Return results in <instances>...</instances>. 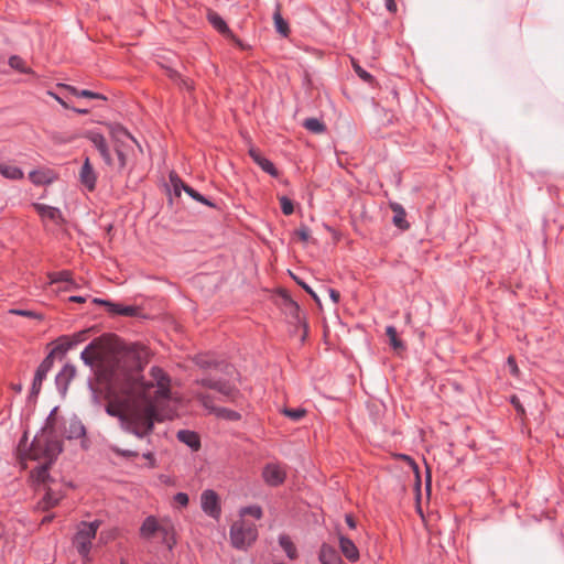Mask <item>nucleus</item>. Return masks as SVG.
Masks as SVG:
<instances>
[{
  "label": "nucleus",
  "instance_id": "obj_1",
  "mask_svg": "<svg viewBox=\"0 0 564 564\" xmlns=\"http://www.w3.org/2000/svg\"><path fill=\"white\" fill-rule=\"evenodd\" d=\"M148 350L131 346L105 360L101 340H93L82 352L88 366H97L99 375L111 382L106 412L119 419L122 429L139 438L149 435L155 421H162L161 409L170 399V378L159 367H152L148 377L141 376Z\"/></svg>",
  "mask_w": 564,
  "mask_h": 564
},
{
  "label": "nucleus",
  "instance_id": "obj_2",
  "mask_svg": "<svg viewBox=\"0 0 564 564\" xmlns=\"http://www.w3.org/2000/svg\"><path fill=\"white\" fill-rule=\"evenodd\" d=\"M55 419L53 413L47 417L44 427L35 435L28 447L26 436L20 441L18 447L19 459L23 468H28V462H36L32 468L31 477L37 484H46L48 480V468L61 453V442L54 429Z\"/></svg>",
  "mask_w": 564,
  "mask_h": 564
},
{
  "label": "nucleus",
  "instance_id": "obj_3",
  "mask_svg": "<svg viewBox=\"0 0 564 564\" xmlns=\"http://www.w3.org/2000/svg\"><path fill=\"white\" fill-rule=\"evenodd\" d=\"M262 509L259 506L243 507L239 510V519L230 527V541L234 547L246 550L252 545L258 538V529L254 522L246 517L250 516L257 520L262 518Z\"/></svg>",
  "mask_w": 564,
  "mask_h": 564
},
{
  "label": "nucleus",
  "instance_id": "obj_4",
  "mask_svg": "<svg viewBox=\"0 0 564 564\" xmlns=\"http://www.w3.org/2000/svg\"><path fill=\"white\" fill-rule=\"evenodd\" d=\"M109 132L113 141L115 152L118 160V169L123 170L133 152L132 143L138 144L137 140L122 127L109 124Z\"/></svg>",
  "mask_w": 564,
  "mask_h": 564
},
{
  "label": "nucleus",
  "instance_id": "obj_5",
  "mask_svg": "<svg viewBox=\"0 0 564 564\" xmlns=\"http://www.w3.org/2000/svg\"><path fill=\"white\" fill-rule=\"evenodd\" d=\"M99 525V521H94L80 522L77 527L76 534L73 539V545L85 560H89L91 542L96 538Z\"/></svg>",
  "mask_w": 564,
  "mask_h": 564
},
{
  "label": "nucleus",
  "instance_id": "obj_6",
  "mask_svg": "<svg viewBox=\"0 0 564 564\" xmlns=\"http://www.w3.org/2000/svg\"><path fill=\"white\" fill-rule=\"evenodd\" d=\"M47 95L53 97L61 106H68L69 102H74L73 97L107 100L102 94L88 89H77L69 85H59V94L47 91Z\"/></svg>",
  "mask_w": 564,
  "mask_h": 564
},
{
  "label": "nucleus",
  "instance_id": "obj_7",
  "mask_svg": "<svg viewBox=\"0 0 564 564\" xmlns=\"http://www.w3.org/2000/svg\"><path fill=\"white\" fill-rule=\"evenodd\" d=\"M194 395L209 413L215 414L219 419L238 421L241 417V415L236 411L214 405L213 398L207 393L195 390Z\"/></svg>",
  "mask_w": 564,
  "mask_h": 564
},
{
  "label": "nucleus",
  "instance_id": "obj_8",
  "mask_svg": "<svg viewBox=\"0 0 564 564\" xmlns=\"http://www.w3.org/2000/svg\"><path fill=\"white\" fill-rule=\"evenodd\" d=\"M195 384L200 386L203 388L216 390L228 401H236V399L239 395V391L235 387L223 380L203 378L200 380H197Z\"/></svg>",
  "mask_w": 564,
  "mask_h": 564
},
{
  "label": "nucleus",
  "instance_id": "obj_9",
  "mask_svg": "<svg viewBox=\"0 0 564 564\" xmlns=\"http://www.w3.org/2000/svg\"><path fill=\"white\" fill-rule=\"evenodd\" d=\"M200 506L203 511L213 519H219L221 509L219 497L214 490H205L200 495Z\"/></svg>",
  "mask_w": 564,
  "mask_h": 564
},
{
  "label": "nucleus",
  "instance_id": "obj_10",
  "mask_svg": "<svg viewBox=\"0 0 564 564\" xmlns=\"http://www.w3.org/2000/svg\"><path fill=\"white\" fill-rule=\"evenodd\" d=\"M86 138L95 145L105 163L109 166H113L115 162L111 158L108 144L104 135L98 132L89 131L86 133Z\"/></svg>",
  "mask_w": 564,
  "mask_h": 564
},
{
  "label": "nucleus",
  "instance_id": "obj_11",
  "mask_svg": "<svg viewBox=\"0 0 564 564\" xmlns=\"http://www.w3.org/2000/svg\"><path fill=\"white\" fill-rule=\"evenodd\" d=\"M262 477L268 485L279 486L285 479V470L280 464L270 463L263 468Z\"/></svg>",
  "mask_w": 564,
  "mask_h": 564
},
{
  "label": "nucleus",
  "instance_id": "obj_12",
  "mask_svg": "<svg viewBox=\"0 0 564 564\" xmlns=\"http://www.w3.org/2000/svg\"><path fill=\"white\" fill-rule=\"evenodd\" d=\"M53 354L54 352L52 351L39 366L31 388L32 395L39 394L42 387V382L53 366Z\"/></svg>",
  "mask_w": 564,
  "mask_h": 564
},
{
  "label": "nucleus",
  "instance_id": "obj_13",
  "mask_svg": "<svg viewBox=\"0 0 564 564\" xmlns=\"http://www.w3.org/2000/svg\"><path fill=\"white\" fill-rule=\"evenodd\" d=\"M82 184L88 189L94 191L96 186V173L90 164L89 158L84 160L83 166L79 172Z\"/></svg>",
  "mask_w": 564,
  "mask_h": 564
},
{
  "label": "nucleus",
  "instance_id": "obj_14",
  "mask_svg": "<svg viewBox=\"0 0 564 564\" xmlns=\"http://www.w3.org/2000/svg\"><path fill=\"white\" fill-rule=\"evenodd\" d=\"M158 535L161 536L162 542L166 544L170 550L174 546L176 543L175 528L170 519H161V525L160 531H158Z\"/></svg>",
  "mask_w": 564,
  "mask_h": 564
},
{
  "label": "nucleus",
  "instance_id": "obj_15",
  "mask_svg": "<svg viewBox=\"0 0 564 564\" xmlns=\"http://www.w3.org/2000/svg\"><path fill=\"white\" fill-rule=\"evenodd\" d=\"M33 207L39 213V215L44 219H50L54 224H59L63 221L62 213L56 207L39 203L33 204Z\"/></svg>",
  "mask_w": 564,
  "mask_h": 564
},
{
  "label": "nucleus",
  "instance_id": "obj_16",
  "mask_svg": "<svg viewBox=\"0 0 564 564\" xmlns=\"http://www.w3.org/2000/svg\"><path fill=\"white\" fill-rule=\"evenodd\" d=\"M339 547L345 557L350 562H357L359 560V551L355 543L341 534L339 535Z\"/></svg>",
  "mask_w": 564,
  "mask_h": 564
},
{
  "label": "nucleus",
  "instance_id": "obj_17",
  "mask_svg": "<svg viewBox=\"0 0 564 564\" xmlns=\"http://www.w3.org/2000/svg\"><path fill=\"white\" fill-rule=\"evenodd\" d=\"M94 303L105 305L109 308V312L117 313L124 316H133L137 314L138 308L134 306H122L117 303H111L101 299H94Z\"/></svg>",
  "mask_w": 564,
  "mask_h": 564
},
{
  "label": "nucleus",
  "instance_id": "obj_18",
  "mask_svg": "<svg viewBox=\"0 0 564 564\" xmlns=\"http://www.w3.org/2000/svg\"><path fill=\"white\" fill-rule=\"evenodd\" d=\"M29 178L35 185H46L56 178V174L52 170H36L29 174Z\"/></svg>",
  "mask_w": 564,
  "mask_h": 564
},
{
  "label": "nucleus",
  "instance_id": "obj_19",
  "mask_svg": "<svg viewBox=\"0 0 564 564\" xmlns=\"http://www.w3.org/2000/svg\"><path fill=\"white\" fill-rule=\"evenodd\" d=\"M208 22L213 25L215 30H217L220 34L227 36L231 35V30L229 29L226 21L215 11H209L207 13Z\"/></svg>",
  "mask_w": 564,
  "mask_h": 564
},
{
  "label": "nucleus",
  "instance_id": "obj_20",
  "mask_svg": "<svg viewBox=\"0 0 564 564\" xmlns=\"http://www.w3.org/2000/svg\"><path fill=\"white\" fill-rule=\"evenodd\" d=\"M319 561L322 564H344L336 550L326 544L321 547Z\"/></svg>",
  "mask_w": 564,
  "mask_h": 564
},
{
  "label": "nucleus",
  "instance_id": "obj_21",
  "mask_svg": "<svg viewBox=\"0 0 564 564\" xmlns=\"http://www.w3.org/2000/svg\"><path fill=\"white\" fill-rule=\"evenodd\" d=\"M160 525L161 519L159 520L154 517H148L140 529V533L143 538L150 539L158 534V531H160Z\"/></svg>",
  "mask_w": 564,
  "mask_h": 564
},
{
  "label": "nucleus",
  "instance_id": "obj_22",
  "mask_svg": "<svg viewBox=\"0 0 564 564\" xmlns=\"http://www.w3.org/2000/svg\"><path fill=\"white\" fill-rule=\"evenodd\" d=\"M177 438L194 451H197L200 447L198 435L192 431H180L177 433Z\"/></svg>",
  "mask_w": 564,
  "mask_h": 564
},
{
  "label": "nucleus",
  "instance_id": "obj_23",
  "mask_svg": "<svg viewBox=\"0 0 564 564\" xmlns=\"http://www.w3.org/2000/svg\"><path fill=\"white\" fill-rule=\"evenodd\" d=\"M0 174L9 180L15 181V180H22L24 177V173L21 169L13 165H8L0 163Z\"/></svg>",
  "mask_w": 564,
  "mask_h": 564
},
{
  "label": "nucleus",
  "instance_id": "obj_24",
  "mask_svg": "<svg viewBox=\"0 0 564 564\" xmlns=\"http://www.w3.org/2000/svg\"><path fill=\"white\" fill-rule=\"evenodd\" d=\"M390 206L392 212L394 213L393 224L401 229L409 228V224L405 220V212L402 208V206L397 203H392Z\"/></svg>",
  "mask_w": 564,
  "mask_h": 564
},
{
  "label": "nucleus",
  "instance_id": "obj_25",
  "mask_svg": "<svg viewBox=\"0 0 564 564\" xmlns=\"http://www.w3.org/2000/svg\"><path fill=\"white\" fill-rule=\"evenodd\" d=\"M303 127L313 133L321 134L326 130V126L321 119L307 118L303 121Z\"/></svg>",
  "mask_w": 564,
  "mask_h": 564
},
{
  "label": "nucleus",
  "instance_id": "obj_26",
  "mask_svg": "<svg viewBox=\"0 0 564 564\" xmlns=\"http://www.w3.org/2000/svg\"><path fill=\"white\" fill-rule=\"evenodd\" d=\"M386 335L389 337V343L391 345V347L400 352L402 350H404V345L403 343L398 338V333H397V329L393 327V326H388L386 328Z\"/></svg>",
  "mask_w": 564,
  "mask_h": 564
},
{
  "label": "nucleus",
  "instance_id": "obj_27",
  "mask_svg": "<svg viewBox=\"0 0 564 564\" xmlns=\"http://www.w3.org/2000/svg\"><path fill=\"white\" fill-rule=\"evenodd\" d=\"M273 20L276 32L280 33L282 36H288L290 28L288 22L282 18L279 10L274 12Z\"/></svg>",
  "mask_w": 564,
  "mask_h": 564
},
{
  "label": "nucleus",
  "instance_id": "obj_28",
  "mask_svg": "<svg viewBox=\"0 0 564 564\" xmlns=\"http://www.w3.org/2000/svg\"><path fill=\"white\" fill-rule=\"evenodd\" d=\"M279 543L291 560L296 557V547L288 535H281L279 538Z\"/></svg>",
  "mask_w": 564,
  "mask_h": 564
},
{
  "label": "nucleus",
  "instance_id": "obj_29",
  "mask_svg": "<svg viewBox=\"0 0 564 564\" xmlns=\"http://www.w3.org/2000/svg\"><path fill=\"white\" fill-rule=\"evenodd\" d=\"M50 283H58V282H65L73 284L72 273L69 271H61L55 273H50Z\"/></svg>",
  "mask_w": 564,
  "mask_h": 564
},
{
  "label": "nucleus",
  "instance_id": "obj_30",
  "mask_svg": "<svg viewBox=\"0 0 564 564\" xmlns=\"http://www.w3.org/2000/svg\"><path fill=\"white\" fill-rule=\"evenodd\" d=\"M282 413H283L284 415H286L288 417H290L292 421L297 422V421H300L302 417H304V416H305V414H306V410L301 409V408H299V409H289V408H284V409L282 410Z\"/></svg>",
  "mask_w": 564,
  "mask_h": 564
},
{
  "label": "nucleus",
  "instance_id": "obj_31",
  "mask_svg": "<svg viewBox=\"0 0 564 564\" xmlns=\"http://www.w3.org/2000/svg\"><path fill=\"white\" fill-rule=\"evenodd\" d=\"M59 499L61 495L56 494L51 487H48L44 497L45 508L54 507Z\"/></svg>",
  "mask_w": 564,
  "mask_h": 564
},
{
  "label": "nucleus",
  "instance_id": "obj_32",
  "mask_svg": "<svg viewBox=\"0 0 564 564\" xmlns=\"http://www.w3.org/2000/svg\"><path fill=\"white\" fill-rule=\"evenodd\" d=\"M196 364L197 366H199L200 368H204V369H210L213 367H218L219 364L213 359L210 356H198L196 358Z\"/></svg>",
  "mask_w": 564,
  "mask_h": 564
},
{
  "label": "nucleus",
  "instance_id": "obj_33",
  "mask_svg": "<svg viewBox=\"0 0 564 564\" xmlns=\"http://www.w3.org/2000/svg\"><path fill=\"white\" fill-rule=\"evenodd\" d=\"M88 330H83L75 334L70 341H68L65 346H61L59 348L63 350L69 349L73 345L84 341L87 338Z\"/></svg>",
  "mask_w": 564,
  "mask_h": 564
},
{
  "label": "nucleus",
  "instance_id": "obj_34",
  "mask_svg": "<svg viewBox=\"0 0 564 564\" xmlns=\"http://www.w3.org/2000/svg\"><path fill=\"white\" fill-rule=\"evenodd\" d=\"M279 200L284 215L289 216L294 212L293 203L286 196L279 197Z\"/></svg>",
  "mask_w": 564,
  "mask_h": 564
},
{
  "label": "nucleus",
  "instance_id": "obj_35",
  "mask_svg": "<svg viewBox=\"0 0 564 564\" xmlns=\"http://www.w3.org/2000/svg\"><path fill=\"white\" fill-rule=\"evenodd\" d=\"M354 69L356 72V74L358 75V77L360 79H362L364 82H366L368 84H371L373 82V76L370 73H368L367 70H365L362 67H360L359 65H355Z\"/></svg>",
  "mask_w": 564,
  "mask_h": 564
},
{
  "label": "nucleus",
  "instance_id": "obj_36",
  "mask_svg": "<svg viewBox=\"0 0 564 564\" xmlns=\"http://www.w3.org/2000/svg\"><path fill=\"white\" fill-rule=\"evenodd\" d=\"M258 165L267 173H269L270 175H273L275 176L278 174L274 165L272 162H270L268 159L263 158L259 163Z\"/></svg>",
  "mask_w": 564,
  "mask_h": 564
},
{
  "label": "nucleus",
  "instance_id": "obj_37",
  "mask_svg": "<svg viewBox=\"0 0 564 564\" xmlns=\"http://www.w3.org/2000/svg\"><path fill=\"white\" fill-rule=\"evenodd\" d=\"M11 314L20 315L24 317H31V318H37L42 319L43 316L34 311H28V310H10Z\"/></svg>",
  "mask_w": 564,
  "mask_h": 564
},
{
  "label": "nucleus",
  "instance_id": "obj_38",
  "mask_svg": "<svg viewBox=\"0 0 564 564\" xmlns=\"http://www.w3.org/2000/svg\"><path fill=\"white\" fill-rule=\"evenodd\" d=\"M9 65L22 73L26 72L24 68V62L20 56L13 55L9 58Z\"/></svg>",
  "mask_w": 564,
  "mask_h": 564
},
{
  "label": "nucleus",
  "instance_id": "obj_39",
  "mask_svg": "<svg viewBox=\"0 0 564 564\" xmlns=\"http://www.w3.org/2000/svg\"><path fill=\"white\" fill-rule=\"evenodd\" d=\"M294 234L303 242H307L311 238L310 229L304 225L297 228Z\"/></svg>",
  "mask_w": 564,
  "mask_h": 564
},
{
  "label": "nucleus",
  "instance_id": "obj_40",
  "mask_svg": "<svg viewBox=\"0 0 564 564\" xmlns=\"http://www.w3.org/2000/svg\"><path fill=\"white\" fill-rule=\"evenodd\" d=\"M75 367L74 366H65L63 368V370L59 372L57 379H62V378H66V379H70L75 376Z\"/></svg>",
  "mask_w": 564,
  "mask_h": 564
},
{
  "label": "nucleus",
  "instance_id": "obj_41",
  "mask_svg": "<svg viewBox=\"0 0 564 564\" xmlns=\"http://www.w3.org/2000/svg\"><path fill=\"white\" fill-rule=\"evenodd\" d=\"M171 181L174 185V188H175V192H177L178 189V185H181L183 187V189L188 194L191 195L192 193H194V189L192 187H189L188 185L184 184L181 180L174 177V176H171Z\"/></svg>",
  "mask_w": 564,
  "mask_h": 564
},
{
  "label": "nucleus",
  "instance_id": "obj_42",
  "mask_svg": "<svg viewBox=\"0 0 564 564\" xmlns=\"http://www.w3.org/2000/svg\"><path fill=\"white\" fill-rule=\"evenodd\" d=\"M174 501L181 507H186L188 505V496L184 492H178L174 497Z\"/></svg>",
  "mask_w": 564,
  "mask_h": 564
},
{
  "label": "nucleus",
  "instance_id": "obj_43",
  "mask_svg": "<svg viewBox=\"0 0 564 564\" xmlns=\"http://www.w3.org/2000/svg\"><path fill=\"white\" fill-rule=\"evenodd\" d=\"M511 403L514 405V408H516V410L518 411V413H519L521 416H524L525 411H524L523 405L520 403V401H519L518 397L512 395V397H511Z\"/></svg>",
  "mask_w": 564,
  "mask_h": 564
},
{
  "label": "nucleus",
  "instance_id": "obj_44",
  "mask_svg": "<svg viewBox=\"0 0 564 564\" xmlns=\"http://www.w3.org/2000/svg\"><path fill=\"white\" fill-rule=\"evenodd\" d=\"M508 366L510 368L511 373L514 375V376H518L519 368H518V366L516 364V360H514V358L512 356H510L508 358Z\"/></svg>",
  "mask_w": 564,
  "mask_h": 564
},
{
  "label": "nucleus",
  "instance_id": "obj_45",
  "mask_svg": "<svg viewBox=\"0 0 564 564\" xmlns=\"http://www.w3.org/2000/svg\"><path fill=\"white\" fill-rule=\"evenodd\" d=\"M249 154H250V156L253 159V161L257 164L263 159V156L261 155L260 151L258 149H254V148H251L249 150Z\"/></svg>",
  "mask_w": 564,
  "mask_h": 564
},
{
  "label": "nucleus",
  "instance_id": "obj_46",
  "mask_svg": "<svg viewBox=\"0 0 564 564\" xmlns=\"http://www.w3.org/2000/svg\"><path fill=\"white\" fill-rule=\"evenodd\" d=\"M113 451L124 457H135L138 455L137 452L129 451V449L113 448Z\"/></svg>",
  "mask_w": 564,
  "mask_h": 564
},
{
  "label": "nucleus",
  "instance_id": "obj_47",
  "mask_svg": "<svg viewBox=\"0 0 564 564\" xmlns=\"http://www.w3.org/2000/svg\"><path fill=\"white\" fill-rule=\"evenodd\" d=\"M227 37L231 39L234 43L239 46L241 50H247L248 45H246L239 37H237L232 32L231 35H227Z\"/></svg>",
  "mask_w": 564,
  "mask_h": 564
},
{
  "label": "nucleus",
  "instance_id": "obj_48",
  "mask_svg": "<svg viewBox=\"0 0 564 564\" xmlns=\"http://www.w3.org/2000/svg\"><path fill=\"white\" fill-rule=\"evenodd\" d=\"M386 8L389 12L394 13L397 12V3L394 0H384Z\"/></svg>",
  "mask_w": 564,
  "mask_h": 564
},
{
  "label": "nucleus",
  "instance_id": "obj_49",
  "mask_svg": "<svg viewBox=\"0 0 564 564\" xmlns=\"http://www.w3.org/2000/svg\"><path fill=\"white\" fill-rule=\"evenodd\" d=\"M189 196H192L194 199L200 202V203H204L206 205H212L205 197H203L199 193H197L195 189H194V193H192Z\"/></svg>",
  "mask_w": 564,
  "mask_h": 564
},
{
  "label": "nucleus",
  "instance_id": "obj_50",
  "mask_svg": "<svg viewBox=\"0 0 564 564\" xmlns=\"http://www.w3.org/2000/svg\"><path fill=\"white\" fill-rule=\"evenodd\" d=\"M345 520H346L347 525L350 529H356L357 523H356V520L354 519V517L351 514H346Z\"/></svg>",
  "mask_w": 564,
  "mask_h": 564
},
{
  "label": "nucleus",
  "instance_id": "obj_51",
  "mask_svg": "<svg viewBox=\"0 0 564 564\" xmlns=\"http://www.w3.org/2000/svg\"><path fill=\"white\" fill-rule=\"evenodd\" d=\"M328 292H329V296L333 300V302L337 303L340 299L339 292L334 289H329Z\"/></svg>",
  "mask_w": 564,
  "mask_h": 564
},
{
  "label": "nucleus",
  "instance_id": "obj_52",
  "mask_svg": "<svg viewBox=\"0 0 564 564\" xmlns=\"http://www.w3.org/2000/svg\"><path fill=\"white\" fill-rule=\"evenodd\" d=\"M143 456H144V458H147L149 460L150 467L155 466V459L151 453L144 454Z\"/></svg>",
  "mask_w": 564,
  "mask_h": 564
},
{
  "label": "nucleus",
  "instance_id": "obj_53",
  "mask_svg": "<svg viewBox=\"0 0 564 564\" xmlns=\"http://www.w3.org/2000/svg\"><path fill=\"white\" fill-rule=\"evenodd\" d=\"M75 433H76V435H77V436L84 435V434H85V429H84V426H82V425H79V424H78V425H76V426H75Z\"/></svg>",
  "mask_w": 564,
  "mask_h": 564
},
{
  "label": "nucleus",
  "instance_id": "obj_54",
  "mask_svg": "<svg viewBox=\"0 0 564 564\" xmlns=\"http://www.w3.org/2000/svg\"><path fill=\"white\" fill-rule=\"evenodd\" d=\"M76 286H77V285H76V283L73 281V284H70V283H66V285H65V288L63 289V291H66V292H68V291H73V290H75V289H76Z\"/></svg>",
  "mask_w": 564,
  "mask_h": 564
},
{
  "label": "nucleus",
  "instance_id": "obj_55",
  "mask_svg": "<svg viewBox=\"0 0 564 564\" xmlns=\"http://www.w3.org/2000/svg\"><path fill=\"white\" fill-rule=\"evenodd\" d=\"M69 301L77 302V303H84L86 301V299L83 296H70Z\"/></svg>",
  "mask_w": 564,
  "mask_h": 564
},
{
  "label": "nucleus",
  "instance_id": "obj_56",
  "mask_svg": "<svg viewBox=\"0 0 564 564\" xmlns=\"http://www.w3.org/2000/svg\"><path fill=\"white\" fill-rule=\"evenodd\" d=\"M307 293H312V289L304 282H297Z\"/></svg>",
  "mask_w": 564,
  "mask_h": 564
},
{
  "label": "nucleus",
  "instance_id": "obj_57",
  "mask_svg": "<svg viewBox=\"0 0 564 564\" xmlns=\"http://www.w3.org/2000/svg\"><path fill=\"white\" fill-rule=\"evenodd\" d=\"M78 112L82 113V115H85L87 113V109L86 108H77Z\"/></svg>",
  "mask_w": 564,
  "mask_h": 564
},
{
  "label": "nucleus",
  "instance_id": "obj_58",
  "mask_svg": "<svg viewBox=\"0 0 564 564\" xmlns=\"http://www.w3.org/2000/svg\"><path fill=\"white\" fill-rule=\"evenodd\" d=\"M310 294L314 297V300H315L316 302H318V297H317V295H316L313 291H312V293H310Z\"/></svg>",
  "mask_w": 564,
  "mask_h": 564
},
{
  "label": "nucleus",
  "instance_id": "obj_59",
  "mask_svg": "<svg viewBox=\"0 0 564 564\" xmlns=\"http://www.w3.org/2000/svg\"><path fill=\"white\" fill-rule=\"evenodd\" d=\"M310 294L314 297V300H315L316 302H318V297H317V295H316L313 291H312V293H310Z\"/></svg>",
  "mask_w": 564,
  "mask_h": 564
},
{
  "label": "nucleus",
  "instance_id": "obj_60",
  "mask_svg": "<svg viewBox=\"0 0 564 564\" xmlns=\"http://www.w3.org/2000/svg\"><path fill=\"white\" fill-rule=\"evenodd\" d=\"M51 519H52V517H45V518L42 520V522H48V521H51Z\"/></svg>",
  "mask_w": 564,
  "mask_h": 564
},
{
  "label": "nucleus",
  "instance_id": "obj_61",
  "mask_svg": "<svg viewBox=\"0 0 564 564\" xmlns=\"http://www.w3.org/2000/svg\"><path fill=\"white\" fill-rule=\"evenodd\" d=\"M15 391L20 392L22 390V387L21 386H17L14 387Z\"/></svg>",
  "mask_w": 564,
  "mask_h": 564
},
{
  "label": "nucleus",
  "instance_id": "obj_62",
  "mask_svg": "<svg viewBox=\"0 0 564 564\" xmlns=\"http://www.w3.org/2000/svg\"><path fill=\"white\" fill-rule=\"evenodd\" d=\"M121 564H126L124 562H121Z\"/></svg>",
  "mask_w": 564,
  "mask_h": 564
}]
</instances>
